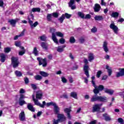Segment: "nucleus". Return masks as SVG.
<instances>
[{
    "label": "nucleus",
    "instance_id": "nucleus-1",
    "mask_svg": "<svg viewBox=\"0 0 124 124\" xmlns=\"http://www.w3.org/2000/svg\"><path fill=\"white\" fill-rule=\"evenodd\" d=\"M40 8H33L31 9V11H30V17L28 16V23L30 24V26L31 29H33L35 28L36 26L38 25V22L36 21L34 23L32 21H34V16L32 14V12H40Z\"/></svg>",
    "mask_w": 124,
    "mask_h": 124
},
{
    "label": "nucleus",
    "instance_id": "nucleus-2",
    "mask_svg": "<svg viewBox=\"0 0 124 124\" xmlns=\"http://www.w3.org/2000/svg\"><path fill=\"white\" fill-rule=\"evenodd\" d=\"M98 94V93H94V95L92 96L90 100L91 102H95V101H101L103 102L105 100L107 99V98L105 96H98L97 95Z\"/></svg>",
    "mask_w": 124,
    "mask_h": 124
},
{
    "label": "nucleus",
    "instance_id": "nucleus-3",
    "mask_svg": "<svg viewBox=\"0 0 124 124\" xmlns=\"http://www.w3.org/2000/svg\"><path fill=\"white\" fill-rule=\"evenodd\" d=\"M92 83L93 87L94 88L93 90L94 93H98L100 92H102L103 90L104 91L105 88L103 85H99L98 86H97L95 85V82L93 80L92 81Z\"/></svg>",
    "mask_w": 124,
    "mask_h": 124
},
{
    "label": "nucleus",
    "instance_id": "nucleus-4",
    "mask_svg": "<svg viewBox=\"0 0 124 124\" xmlns=\"http://www.w3.org/2000/svg\"><path fill=\"white\" fill-rule=\"evenodd\" d=\"M58 119H54L53 124H58V123H62V122H64L65 120H66V118L64 116L63 114L59 113L57 115Z\"/></svg>",
    "mask_w": 124,
    "mask_h": 124
},
{
    "label": "nucleus",
    "instance_id": "nucleus-5",
    "mask_svg": "<svg viewBox=\"0 0 124 124\" xmlns=\"http://www.w3.org/2000/svg\"><path fill=\"white\" fill-rule=\"evenodd\" d=\"M84 62L85 63L84 65L83 66V71L84 72V74L86 75L87 78H90V74H89L90 67H89V65H88V63H89L88 60L85 59L84 60Z\"/></svg>",
    "mask_w": 124,
    "mask_h": 124
},
{
    "label": "nucleus",
    "instance_id": "nucleus-6",
    "mask_svg": "<svg viewBox=\"0 0 124 124\" xmlns=\"http://www.w3.org/2000/svg\"><path fill=\"white\" fill-rule=\"evenodd\" d=\"M18 60L19 59L18 58V57H12L11 58L12 64L14 68H16V67H18L19 64L20 63Z\"/></svg>",
    "mask_w": 124,
    "mask_h": 124
},
{
    "label": "nucleus",
    "instance_id": "nucleus-7",
    "mask_svg": "<svg viewBox=\"0 0 124 124\" xmlns=\"http://www.w3.org/2000/svg\"><path fill=\"white\" fill-rule=\"evenodd\" d=\"M50 32H52V39L53 40L54 42L56 43V44H58L59 43V42L58 41V39L57 38V36H56V34H55V31H56V29L54 28H50Z\"/></svg>",
    "mask_w": 124,
    "mask_h": 124
},
{
    "label": "nucleus",
    "instance_id": "nucleus-8",
    "mask_svg": "<svg viewBox=\"0 0 124 124\" xmlns=\"http://www.w3.org/2000/svg\"><path fill=\"white\" fill-rule=\"evenodd\" d=\"M109 28L110 29L112 30L115 34H118V32L119 31V28L117 26L115 25V23H114V22L112 21L111 22V23L109 25Z\"/></svg>",
    "mask_w": 124,
    "mask_h": 124
},
{
    "label": "nucleus",
    "instance_id": "nucleus-9",
    "mask_svg": "<svg viewBox=\"0 0 124 124\" xmlns=\"http://www.w3.org/2000/svg\"><path fill=\"white\" fill-rule=\"evenodd\" d=\"M102 106V104H95L93 107V113H94L95 112H99L100 111V107Z\"/></svg>",
    "mask_w": 124,
    "mask_h": 124
},
{
    "label": "nucleus",
    "instance_id": "nucleus-10",
    "mask_svg": "<svg viewBox=\"0 0 124 124\" xmlns=\"http://www.w3.org/2000/svg\"><path fill=\"white\" fill-rule=\"evenodd\" d=\"M24 98H25V95L21 94L19 99V104L20 106H23L24 104H27V102L24 100Z\"/></svg>",
    "mask_w": 124,
    "mask_h": 124
},
{
    "label": "nucleus",
    "instance_id": "nucleus-11",
    "mask_svg": "<svg viewBox=\"0 0 124 124\" xmlns=\"http://www.w3.org/2000/svg\"><path fill=\"white\" fill-rule=\"evenodd\" d=\"M33 101H34L35 105L39 106L41 108H44L45 105H46V102L45 101L43 102V104H41L37 99H35Z\"/></svg>",
    "mask_w": 124,
    "mask_h": 124
},
{
    "label": "nucleus",
    "instance_id": "nucleus-12",
    "mask_svg": "<svg viewBox=\"0 0 124 124\" xmlns=\"http://www.w3.org/2000/svg\"><path fill=\"white\" fill-rule=\"evenodd\" d=\"M75 4V0H70L68 3L69 7H70L72 10L76 9V5Z\"/></svg>",
    "mask_w": 124,
    "mask_h": 124
},
{
    "label": "nucleus",
    "instance_id": "nucleus-13",
    "mask_svg": "<svg viewBox=\"0 0 124 124\" xmlns=\"http://www.w3.org/2000/svg\"><path fill=\"white\" fill-rule=\"evenodd\" d=\"M19 118L21 122H25V121H26V115L24 111H22L19 114Z\"/></svg>",
    "mask_w": 124,
    "mask_h": 124
},
{
    "label": "nucleus",
    "instance_id": "nucleus-14",
    "mask_svg": "<svg viewBox=\"0 0 124 124\" xmlns=\"http://www.w3.org/2000/svg\"><path fill=\"white\" fill-rule=\"evenodd\" d=\"M103 49L105 53L109 52V48H108V43L107 41H104L103 44Z\"/></svg>",
    "mask_w": 124,
    "mask_h": 124
},
{
    "label": "nucleus",
    "instance_id": "nucleus-15",
    "mask_svg": "<svg viewBox=\"0 0 124 124\" xmlns=\"http://www.w3.org/2000/svg\"><path fill=\"white\" fill-rule=\"evenodd\" d=\"M64 112H65V113H67V116L68 117V119H69V120H71V115H70V112H71V109L68 108H65L64 109Z\"/></svg>",
    "mask_w": 124,
    "mask_h": 124
},
{
    "label": "nucleus",
    "instance_id": "nucleus-16",
    "mask_svg": "<svg viewBox=\"0 0 124 124\" xmlns=\"http://www.w3.org/2000/svg\"><path fill=\"white\" fill-rule=\"evenodd\" d=\"M100 9H101V6H100V5L98 3L95 4L93 8L94 12H99V11H100Z\"/></svg>",
    "mask_w": 124,
    "mask_h": 124
},
{
    "label": "nucleus",
    "instance_id": "nucleus-17",
    "mask_svg": "<svg viewBox=\"0 0 124 124\" xmlns=\"http://www.w3.org/2000/svg\"><path fill=\"white\" fill-rule=\"evenodd\" d=\"M43 95V94L41 91L36 92V98H37V99H41L42 98Z\"/></svg>",
    "mask_w": 124,
    "mask_h": 124
},
{
    "label": "nucleus",
    "instance_id": "nucleus-18",
    "mask_svg": "<svg viewBox=\"0 0 124 124\" xmlns=\"http://www.w3.org/2000/svg\"><path fill=\"white\" fill-rule=\"evenodd\" d=\"M19 21V19H11L9 20V23H10V25L12 26V27H15L16 23L17 22Z\"/></svg>",
    "mask_w": 124,
    "mask_h": 124
},
{
    "label": "nucleus",
    "instance_id": "nucleus-19",
    "mask_svg": "<svg viewBox=\"0 0 124 124\" xmlns=\"http://www.w3.org/2000/svg\"><path fill=\"white\" fill-rule=\"evenodd\" d=\"M27 108L28 110H30V111H31V112H34V111H35V109H34V108H33V106H32V105H31V103L28 104Z\"/></svg>",
    "mask_w": 124,
    "mask_h": 124
},
{
    "label": "nucleus",
    "instance_id": "nucleus-20",
    "mask_svg": "<svg viewBox=\"0 0 124 124\" xmlns=\"http://www.w3.org/2000/svg\"><path fill=\"white\" fill-rule=\"evenodd\" d=\"M124 76V70L120 69V72L116 73V77L119 78Z\"/></svg>",
    "mask_w": 124,
    "mask_h": 124
},
{
    "label": "nucleus",
    "instance_id": "nucleus-21",
    "mask_svg": "<svg viewBox=\"0 0 124 124\" xmlns=\"http://www.w3.org/2000/svg\"><path fill=\"white\" fill-rule=\"evenodd\" d=\"M103 117L105 118V121L107 122H109V121H111V118H110V116L108 115L107 113H104L103 114Z\"/></svg>",
    "mask_w": 124,
    "mask_h": 124
},
{
    "label": "nucleus",
    "instance_id": "nucleus-22",
    "mask_svg": "<svg viewBox=\"0 0 124 124\" xmlns=\"http://www.w3.org/2000/svg\"><path fill=\"white\" fill-rule=\"evenodd\" d=\"M104 92L106 93H109V94H113V93H114V90H113L112 89H108L107 88H105Z\"/></svg>",
    "mask_w": 124,
    "mask_h": 124
},
{
    "label": "nucleus",
    "instance_id": "nucleus-23",
    "mask_svg": "<svg viewBox=\"0 0 124 124\" xmlns=\"http://www.w3.org/2000/svg\"><path fill=\"white\" fill-rule=\"evenodd\" d=\"M0 61L1 62H5V55L3 53H1L0 54Z\"/></svg>",
    "mask_w": 124,
    "mask_h": 124
},
{
    "label": "nucleus",
    "instance_id": "nucleus-24",
    "mask_svg": "<svg viewBox=\"0 0 124 124\" xmlns=\"http://www.w3.org/2000/svg\"><path fill=\"white\" fill-rule=\"evenodd\" d=\"M41 46L43 47V49H45V50H48V45L47 43L45 42H42L41 43Z\"/></svg>",
    "mask_w": 124,
    "mask_h": 124
},
{
    "label": "nucleus",
    "instance_id": "nucleus-25",
    "mask_svg": "<svg viewBox=\"0 0 124 124\" xmlns=\"http://www.w3.org/2000/svg\"><path fill=\"white\" fill-rule=\"evenodd\" d=\"M70 96L75 98V99H77L78 97H77V93L75 92H72L70 93Z\"/></svg>",
    "mask_w": 124,
    "mask_h": 124
},
{
    "label": "nucleus",
    "instance_id": "nucleus-26",
    "mask_svg": "<svg viewBox=\"0 0 124 124\" xmlns=\"http://www.w3.org/2000/svg\"><path fill=\"white\" fill-rule=\"evenodd\" d=\"M88 61L89 62H92V61H93L94 60V56L93 55V53H90L88 56Z\"/></svg>",
    "mask_w": 124,
    "mask_h": 124
},
{
    "label": "nucleus",
    "instance_id": "nucleus-27",
    "mask_svg": "<svg viewBox=\"0 0 124 124\" xmlns=\"http://www.w3.org/2000/svg\"><path fill=\"white\" fill-rule=\"evenodd\" d=\"M53 110L54 111V112L55 114H59L60 112V108H59V106L58 105H56L55 107H54Z\"/></svg>",
    "mask_w": 124,
    "mask_h": 124
},
{
    "label": "nucleus",
    "instance_id": "nucleus-28",
    "mask_svg": "<svg viewBox=\"0 0 124 124\" xmlns=\"http://www.w3.org/2000/svg\"><path fill=\"white\" fill-rule=\"evenodd\" d=\"M94 18L95 21H101L103 20V16H95Z\"/></svg>",
    "mask_w": 124,
    "mask_h": 124
},
{
    "label": "nucleus",
    "instance_id": "nucleus-29",
    "mask_svg": "<svg viewBox=\"0 0 124 124\" xmlns=\"http://www.w3.org/2000/svg\"><path fill=\"white\" fill-rule=\"evenodd\" d=\"M39 73L43 77H48L49 76V74L44 71H40Z\"/></svg>",
    "mask_w": 124,
    "mask_h": 124
},
{
    "label": "nucleus",
    "instance_id": "nucleus-30",
    "mask_svg": "<svg viewBox=\"0 0 124 124\" xmlns=\"http://www.w3.org/2000/svg\"><path fill=\"white\" fill-rule=\"evenodd\" d=\"M106 69L108 70V76H110L112 75V69L109 67L108 65H106Z\"/></svg>",
    "mask_w": 124,
    "mask_h": 124
},
{
    "label": "nucleus",
    "instance_id": "nucleus-31",
    "mask_svg": "<svg viewBox=\"0 0 124 124\" xmlns=\"http://www.w3.org/2000/svg\"><path fill=\"white\" fill-rule=\"evenodd\" d=\"M34 78L35 80H36L37 81H41V80H42V76H41L39 75L35 76L34 77Z\"/></svg>",
    "mask_w": 124,
    "mask_h": 124
},
{
    "label": "nucleus",
    "instance_id": "nucleus-32",
    "mask_svg": "<svg viewBox=\"0 0 124 124\" xmlns=\"http://www.w3.org/2000/svg\"><path fill=\"white\" fill-rule=\"evenodd\" d=\"M111 17L113 18H118L119 17V13L118 12H113L111 15Z\"/></svg>",
    "mask_w": 124,
    "mask_h": 124
},
{
    "label": "nucleus",
    "instance_id": "nucleus-33",
    "mask_svg": "<svg viewBox=\"0 0 124 124\" xmlns=\"http://www.w3.org/2000/svg\"><path fill=\"white\" fill-rule=\"evenodd\" d=\"M78 41H79V43L83 44V43H84L86 41V40L85 39V37H83V36L80 37L78 39Z\"/></svg>",
    "mask_w": 124,
    "mask_h": 124
},
{
    "label": "nucleus",
    "instance_id": "nucleus-34",
    "mask_svg": "<svg viewBox=\"0 0 124 124\" xmlns=\"http://www.w3.org/2000/svg\"><path fill=\"white\" fill-rule=\"evenodd\" d=\"M78 15L79 16V17H80L82 19H84L85 18V14L81 12H78Z\"/></svg>",
    "mask_w": 124,
    "mask_h": 124
},
{
    "label": "nucleus",
    "instance_id": "nucleus-35",
    "mask_svg": "<svg viewBox=\"0 0 124 124\" xmlns=\"http://www.w3.org/2000/svg\"><path fill=\"white\" fill-rule=\"evenodd\" d=\"M52 14H47L46 16V18L48 22H51V21H52Z\"/></svg>",
    "mask_w": 124,
    "mask_h": 124
},
{
    "label": "nucleus",
    "instance_id": "nucleus-36",
    "mask_svg": "<svg viewBox=\"0 0 124 124\" xmlns=\"http://www.w3.org/2000/svg\"><path fill=\"white\" fill-rule=\"evenodd\" d=\"M15 73L17 77H21L22 75V73L18 71H16Z\"/></svg>",
    "mask_w": 124,
    "mask_h": 124
},
{
    "label": "nucleus",
    "instance_id": "nucleus-37",
    "mask_svg": "<svg viewBox=\"0 0 124 124\" xmlns=\"http://www.w3.org/2000/svg\"><path fill=\"white\" fill-rule=\"evenodd\" d=\"M32 53L34 54V56H37L38 55V50H37L36 47L34 48Z\"/></svg>",
    "mask_w": 124,
    "mask_h": 124
},
{
    "label": "nucleus",
    "instance_id": "nucleus-38",
    "mask_svg": "<svg viewBox=\"0 0 124 124\" xmlns=\"http://www.w3.org/2000/svg\"><path fill=\"white\" fill-rule=\"evenodd\" d=\"M64 14L62 15L61 17H60L59 18H58V21H60V23H62L63 22V20H64Z\"/></svg>",
    "mask_w": 124,
    "mask_h": 124
},
{
    "label": "nucleus",
    "instance_id": "nucleus-39",
    "mask_svg": "<svg viewBox=\"0 0 124 124\" xmlns=\"http://www.w3.org/2000/svg\"><path fill=\"white\" fill-rule=\"evenodd\" d=\"M55 34L57 36H59V37H63V34L61 32H56Z\"/></svg>",
    "mask_w": 124,
    "mask_h": 124
},
{
    "label": "nucleus",
    "instance_id": "nucleus-40",
    "mask_svg": "<svg viewBox=\"0 0 124 124\" xmlns=\"http://www.w3.org/2000/svg\"><path fill=\"white\" fill-rule=\"evenodd\" d=\"M75 41L76 40L74 37H71L70 38L69 42L70 43H75Z\"/></svg>",
    "mask_w": 124,
    "mask_h": 124
},
{
    "label": "nucleus",
    "instance_id": "nucleus-41",
    "mask_svg": "<svg viewBox=\"0 0 124 124\" xmlns=\"http://www.w3.org/2000/svg\"><path fill=\"white\" fill-rule=\"evenodd\" d=\"M57 51L59 53H62V52H63V49L62 48L61 46H59L58 47Z\"/></svg>",
    "mask_w": 124,
    "mask_h": 124
},
{
    "label": "nucleus",
    "instance_id": "nucleus-42",
    "mask_svg": "<svg viewBox=\"0 0 124 124\" xmlns=\"http://www.w3.org/2000/svg\"><path fill=\"white\" fill-rule=\"evenodd\" d=\"M4 51L5 53H9L11 51V48L10 47H6L4 48Z\"/></svg>",
    "mask_w": 124,
    "mask_h": 124
},
{
    "label": "nucleus",
    "instance_id": "nucleus-43",
    "mask_svg": "<svg viewBox=\"0 0 124 124\" xmlns=\"http://www.w3.org/2000/svg\"><path fill=\"white\" fill-rule=\"evenodd\" d=\"M51 15L54 17V18H58L59 17V14L58 13H51Z\"/></svg>",
    "mask_w": 124,
    "mask_h": 124
},
{
    "label": "nucleus",
    "instance_id": "nucleus-44",
    "mask_svg": "<svg viewBox=\"0 0 124 124\" xmlns=\"http://www.w3.org/2000/svg\"><path fill=\"white\" fill-rule=\"evenodd\" d=\"M15 45L16 47H20L21 45V42L20 41H16L15 42Z\"/></svg>",
    "mask_w": 124,
    "mask_h": 124
},
{
    "label": "nucleus",
    "instance_id": "nucleus-45",
    "mask_svg": "<svg viewBox=\"0 0 124 124\" xmlns=\"http://www.w3.org/2000/svg\"><path fill=\"white\" fill-rule=\"evenodd\" d=\"M37 60L39 62V65H41L43 64V63H42V58L38 57L37 58Z\"/></svg>",
    "mask_w": 124,
    "mask_h": 124
},
{
    "label": "nucleus",
    "instance_id": "nucleus-46",
    "mask_svg": "<svg viewBox=\"0 0 124 124\" xmlns=\"http://www.w3.org/2000/svg\"><path fill=\"white\" fill-rule=\"evenodd\" d=\"M102 71H98L97 72L96 77L97 78H99L100 77V76L102 75Z\"/></svg>",
    "mask_w": 124,
    "mask_h": 124
},
{
    "label": "nucleus",
    "instance_id": "nucleus-47",
    "mask_svg": "<svg viewBox=\"0 0 124 124\" xmlns=\"http://www.w3.org/2000/svg\"><path fill=\"white\" fill-rule=\"evenodd\" d=\"M64 18H66L67 19H69L71 17V15H70L68 13H65V14H64Z\"/></svg>",
    "mask_w": 124,
    "mask_h": 124
},
{
    "label": "nucleus",
    "instance_id": "nucleus-48",
    "mask_svg": "<svg viewBox=\"0 0 124 124\" xmlns=\"http://www.w3.org/2000/svg\"><path fill=\"white\" fill-rule=\"evenodd\" d=\"M61 79L62 83H67V79H66V78H64V77H62L61 78Z\"/></svg>",
    "mask_w": 124,
    "mask_h": 124
},
{
    "label": "nucleus",
    "instance_id": "nucleus-49",
    "mask_svg": "<svg viewBox=\"0 0 124 124\" xmlns=\"http://www.w3.org/2000/svg\"><path fill=\"white\" fill-rule=\"evenodd\" d=\"M91 31H92V32H93V33H95V32H96V31H97V29H96L95 28V27H94L91 29Z\"/></svg>",
    "mask_w": 124,
    "mask_h": 124
},
{
    "label": "nucleus",
    "instance_id": "nucleus-50",
    "mask_svg": "<svg viewBox=\"0 0 124 124\" xmlns=\"http://www.w3.org/2000/svg\"><path fill=\"white\" fill-rule=\"evenodd\" d=\"M59 42L61 43V44H64V43L65 42V40L63 38H61L59 40Z\"/></svg>",
    "mask_w": 124,
    "mask_h": 124
},
{
    "label": "nucleus",
    "instance_id": "nucleus-51",
    "mask_svg": "<svg viewBox=\"0 0 124 124\" xmlns=\"http://www.w3.org/2000/svg\"><path fill=\"white\" fill-rule=\"evenodd\" d=\"M31 87L32 89L34 90H36V89H37V86H36V85H35L34 84H31Z\"/></svg>",
    "mask_w": 124,
    "mask_h": 124
},
{
    "label": "nucleus",
    "instance_id": "nucleus-52",
    "mask_svg": "<svg viewBox=\"0 0 124 124\" xmlns=\"http://www.w3.org/2000/svg\"><path fill=\"white\" fill-rule=\"evenodd\" d=\"M118 123H120L121 124H124V119H123L122 118H118Z\"/></svg>",
    "mask_w": 124,
    "mask_h": 124
},
{
    "label": "nucleus",
    "instance_id": "nucleus-53",
    "mask_svg": "<svg viewBox=\"0 0 124 124\" xmlns=\"http://www.w3.org/2000/svg\"><path fill=\"white\" fill-rule=\"evenodd\" d=\"M46 38H47L44 35L40 37V39L42 41H45V40H46Z\"/></svg>",
    "mask_w": 124,
    "mask_h": 124
},
{
    "label": "nucleus",
    "instance_id": "nucleus-54",
    "mask_svg": "<svg viewBox=\"0 0 124 124\" xmlns=\"http://www.w3.org/2000/svg\"><path fill=\"white\" fill-rule=\"evenodd\" d=\"M92 16L90 14H87L84 16V19H91Z\"/></svg>",
    "mask_w": 124,
    "mask_h": 124
},
{
    "label": "nucleus",
    "instance_id": "nucleus-55",
    "mask_svg": "<svg viewBox=\"0 0 124 124\" xmlns=\"http://www.w3.org/2000/svg\"><path fill=\"white\" fill-rule=\"evenodd\" d=\"M24 35H25V30H23L21 33L18 35V36H19V37H21L22 36H24Z\"/></svg>",
    "mask_w": 124,
    "mask_h": 124
},
{
    "label": "nucleus",
    "instance_id": "nucleus-56",
    "mask_svg": "<svg viewBox=\"0 0 124 124\" xmlns=\"http://www.w3.org/2000/svg\"><path fill=\"white\" fill-rule=\"evenodd\" d=\"M26 93V91H25V90L23 88L20 89L19 90V93Z\"/></svg>",
    "mask_w": 124,
    "mask_h": 124
},
{
    "label": "nucleus",
    "instance_id": "nucleus-57",
    "mask_svg": "<svg viewBox=\"0 0 124 124\" xmlns=\"http://www.w3.org/2000/svg\"><path fill=\"white\" fill-rule=\"evenodd\" d=\"M24 82L25 84H29V78H24Z\"/></svg>",
    "mask_w": 124,
    "mask_h": 124
},
{
    "label": "nucleus",
    "instance_id": "nucleus-58",
    "mask_svg": "<svg viewBox=\"0 0 124 124\" xmlns=\"http://www.w3.org/2000/svg\"><path fill=\"white\" fill-rule=\"evenodd\" d=\"M25 54V50H23L22 51H19L18 52V54L19 55V56H23V55H24Z\"/></svg>",
    "mask_w": 124,
    "mask_h": 124
},
{
    "label": "nucleus",
    "instance_id": "nucleus-59",
    "mask_svg": "<svg viewBox=\"0 0 124 124\" xmlns=\"http://www.w3.org/2000/svg\"><path fill=\"white\" fill-rule=\"evenodd\" d=\"M69 81L71 83H73V78H72V77H70L69 78Z\"/></svg>",
    "mask_w": 124,
    "mask_h": 124
},
{
    "label": "nucleus",
    "instance_id": "nucleus-60",
    "mask_svg": "<svg viewBox=\"0 0 124 124\" xmlns=\"http://www.w3.org/2000/svg\"><path fill=\"white\" fill-rule=\"evenodd\" d=\"M101 5L105 6L106 5V3L104 2V0H101Z\"/></svg>",
    "mask_w": 124,
    "mask_h": 124
},
{
    "label": "nucleus",
    "instance_id": "nucleus-61",
    "mask_svg": "<svg viewBox=\"0 0 124 124\" xmlns=\"http://www.w3.org/2000/svg\"><path fill=\"white\" fill-rule=\"evenodd\" d=\"M83 79L84 80V83H86V84H88L89 82L88 78H83Z\"/></svg>",
    "mask_w": 124,
    "mask_h": 124
},
{
    "label": "nucleus",
    "instance_id": "nucleus-62",
    "mask_svg": "<svg viewBox=\"0 0 124 124\" xmlns=\"http://www.w3.org/2000/svg\"><path fill=\"white\" fill-rule=\"evenodd\" d=\"M42 114V111H38L37 114V117H40Z\"/></svg>",
    "mask_w": 124,
    "mask_h": 124
},
{
    "label": "nucleus",
    "instance_id": "nucleus-63",
    "mask_svg": "<svg viewBox=\"0 0 124 124\" xmlns=\"http://www.w3.org/2000/svg\"><path fill=\"white\" fill-rule=\"evenodd\" d=\"M105 59L106 60H110V56H109L107 54V55L105 56Z\"/></svg>",
    "mask_w": 124,
    "mask_h": 124
},
{
    "label": "nucleus",
    "instance_id": "nucleus-64",
    "mask_svg": "<svg viewBox=\"0 0 124 124\" xmlns=\"http://www.w3.org/2000/svg\"><path fill=\"white\" fill-rule=\"evenodd\" d=\"M89 124H96V120H94L90 122Z\"/></svg>",
    "mask_w": 124,
    "mask_h": 124
}]
</instances>
